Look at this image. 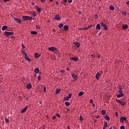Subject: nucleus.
Segmentation results:
<instances>
[{"label": "nucleus", "instance_id": "1", "mask_svg": "<svg viewBox=\"0 0 129 129\" xmlns=\"http://www.w3.org/2000/svg\"><path fill=\"white\" fill-rule=\"evenodd\" d=\"M116 101L118 102L119 104H120V105L123 106V105H125L126 103V99L125 98V97H124L121 99V101H119L117 99H116Z\"/></svg>", "mask_w": 129, "mask_h": 129}, {"label": "nucleus", "instance_id": "2", "mask_svg": "<svg viewBox=\"0 0 129 129\" xmlns=\"http://www.w3.org/2000/svg\"><path fill=\"white\" fill-rule=\"evenodd\" d=\"M22 19L24 22H26V21H32V20H33V17L30 16H23Z\"/></svg>", "mask_w": 129, "mask_h": 129}, {"label": "nucleus", "instance_id": "3", "mask_svg": "<svg viewBox=\"0 0 129 129\" xmlns=\"http://www.w3.org/2000/svg\"><path fill=\"white\" fill-rule=\"evenodd\" d=\"M100 25L101 27L104 28V29L105 30V31H107V26L106 25L105 23H103V22H101L100 23Z\"/></svg>", "mask_w": 129, "mask_h": 129}, {"label": "nucleus", "instance_id": "4", "mask_svg": "<svg viewBox=\"0 0 129 129\" xmlns=\"http://www.w3.org/2000/svg\"><path fill=\"white\" fill-rule=\"evenodd\" d=\"M48 50L51 52H55V51H57V48L52 46L48 48Z\"/></svg>", "mask_w": 129, "mask_h": 129}, {"label": "nucleus", "instance_id": "5", "mask_svg": "<svg viewBox=\"0 0 129 129\" xmlns=\"http://www.w3.org/2000/svg\"><path fill=\"white\" fill-rule=\"evenodd\" d=\"M14 34V32H9L7 31L5 32V35L7 36V37H10V36H12Z\"/></svg>", "mask_w": 129, "mask_h": 129}, {"label": "nucleus", "instance_id": "6", "mask_svg": "<svg viewBox=\"0 0 129 129\" xmlns=\"http://www.w3.org/2000/svg\"><path fill=\"white\" fill-rule=\"evenodd\" d=\"M102 74V72H99V73H97L96 75V79L97 80H98V79H99V77H100V75H101Z\"/></svg>", "mask_w": 129, "mask_h": 129}, {"label": "nucleus", "instance_id": "7", "mask_svg": "<svg viewBox=\"0 0 129 129\" xmlns=\"http://www.w3.org/2000/svg\"><path fill=\"white\" fill-rule=\"evenodd\" d=\"M13 19L14 20V21L15 22H17V23H18L19 24H21V23H22V21H21V20L16 18L15 17H13Z\"/></svg>", "mask_w": 129, "mask_h": 129}, {"label": "nucleus", "instance_id": "8", "mask_svg": "<svg viewBox=\"0 0 129 129\" xmlns=\"http://www.w3.org/2000/svg\"><path fill=\"white\" fill-rule=\"evenodd\" d=\"M123 121H126V117H125L124 116H121L120 117V122L123 123Z\"/></svg>", "mask_w": 129, "mask_h": 129}, {"label": "nucleus", "instance_id": "9", "mask_svg": "<svg viewBox=\"0 0 129 129\" xmlns=\"http://www.w3.org/2000/svg\"><path fill=\"white\" fill-rule=\"evenodd\" d=\"M72 77H73V79H75V80H77V79H78V77L74 74H72Z\"/></svg>", "mask_w": 129, "mask_h": 129}, {"label": "nucleus", "instance_id": "10", "mask_svg": "<svg viewBox=\"0 0 129 129\" xmlns=\"http://www.w3.org/2000/svg\"><path fill=\"white\" fill-rule=\"evenodd\" d=\"M70 60H73V61H75V62H77L78 61V58L77 57H71Z\"/></svg>", "mask_w": 129, "mask_h": 129}, {"label": "nucleus", "instance_id": "11", "mask_svg": "<svg viewBox=\"0 0 129 129\" xmlns=\"http://www.w3.org/2000/svg\"><path fill=\"white\" fill-rule=\"evenodd\" d=\"M74 45L77 47V48H79L80 47V44L79 42H74Z\"/></svg>", "mask_w": 129, "mask_h": 129}, {"label": "nucleus", "instance_id": "12", "mask_svg": "<svg viewBox=\"0 0 129 129\" xmlns=\"http://www.w3.org/2000/svg\"><path fill=\"white\" fill-rule=\"evenodd\" d=\"M55 19L56 21H61V18H60V16H59V15H56L55 17Z\"/></svg>", "mask_w": 129, "mask_h": 129}, {"label": "nucleus", "instance_id": "13", "mask_svg": "<svg viewBox=\"0 0 129 129\" xmlns=\"http://www.w3.org/2000/svg\"><path fill=\"white\" fill-rule=\"evenodd\" d=\"M123 96H124V95L122 93H120L117 95V97H118V98H120V97H123Z\"/></svg>", "mask_w": 129, "mask_h": 129}, {"label": "nucleus", "instance_id": "14", "mask_svg": "<svg viewBox=\"0 0 129 129\" xmlns=\"http://www.w3.org/2000/svg\"><path fill=\"white\" fill-rule=\"evenodd\" d=\"M35 9L39 13L42 11V10L37 6H35Z\"/></svg>", "mask_w": 129, "mask_h": 129}, {"label": "nucleus", "instance_id": "15", "mask_svg": "<svg viewBox=\"0 0 129 129\" xmlns=\"http://www.w3.org/2000/svg\"><path fill=\"white\" fill-rule=\"evenodd\" d=\"M27 109H28V107H25L21 111V113H24V112H25Z\"/></svg>", "mask_w": 129, "mask_h": 129}, {"label": "nucleus", "instance_id": "16", "mask_svg": "<svg viewBox=\"0 0 129 129\" xmlns=\"http://www.w3.org/2000/svg\"><path fill=\"white\" fill-rule=\"evenodd\" d=\"M63 29L65 31H68L69 30V28L68 27V25H66L63 26Z\"/></svg>", "mask_w": 129, "mask_h": 129}, {"label": "nucleus", "instance_id": "17", "mask_svg": "<svg viewBox=\"0 0 129 129\" xmlns=\"http://www.w3.org/2000/svg\"><path fill=\"white\" fill-rule=\"evenodd\" d=\"M8 29V26L4 25L2 27V31H6V30Z\"/></svg>", "mask_w": 129, "mask_h": 129}, {"label": "nucleus", "instance_id": "18", "mask_svg": "<svg viewBox=\"0 0 129 129\" xmlns=\"http://www.w3.org/2000/svg\"><path fill=\"white\" fill-rule=\"evenodd\" d=\"M27 88L28 89H31L32 88V84H28L27 85Z\"/></svg>", "mask_w": 129, "mask_h": 129}, {"label": "nucleus", "instance_id": "19", "mask_svg": "<svg viewBox=\"0 0 129 129\" xmlns=\"http://www.w3.org/2000/svg\"><path fill=\"white\" fill-rule=\"evenodd\" d=\"M34 57L36 59H38V58L40 57V55L38 53H35L34 54Z\"/></svg>", "mask_w": 129, "mask_h": 129}, {"label": "nucleus", "instance_id": "20", "mask_svg": "<svg viewBox=\"0 0 129 129\" xmlns=\"http://www.w3.org/2000/svg\"><path fill=\"white\" fill-rule=\"evenodd\" d=\"M122 28L124 30H125V29H127V28H128V25L127 24L123 25Z\"/></svg>", "mask_w": 129, "mask_h": 129}, {"label": "nucleus", "instance_id": "21", "mask_svg": "<svg viewBox=\"0 0 129 129\" xmlns=\"http://www.w3.org/2000/svg\"><path fill=\"white\" fill-rule=\"evenodd\" d=\"M34 71L35 74L39 73V72H40V70L39 68H35Z\"/></svg>", "mask_w": 129, "mask_h": 129}, {"label": "nucleus", "instance_id": "22", "mask_svg": "<svg viewBox=\"0 0 129 129\" xmlns=\"http://www.w3.org/2000/svg\"><path fill=\"white\" fill-rule=\"evenodd\" d=\"M104 119L107 121H109L110 120V118L108 115H105V116H104Z\"/></svg>", "mask_w": 129, "mask_h": 129}, {"label": "nucleus", "instance_id": "23", "mask_svg": "<svg viewBox=\"0 0 129 129\" xmlns=\"http://www.w3.org/2000/svg\"><path fill=\"white\" fill-rule=\"evenodd\" d=\"M31 14L33 17H37V14H36V12L35 11H32L31 12Z\"/></svg>", "mask_w": 129, "mask_h": 129}, {"label": "nucleus", "instance_id": "24", "mask_svg": "<svg viewBox=\"0 0 129 129\" xmlns=\"http://www.w3.org/2000/svg\"><path fill=\"white\" fill-rule=\"evenodd\" d=\"M24 58H25L26 60H27V61H28V62H31L32 60H31V59H30V58H29V56H25L24 57Z\"/></svg>", "mask_w": 129, "mask_h": 129}, {"label": "nucleus", "instance_id": "25", "mask_svg": "<svg viewBox=\"0 0 129 129\" xmlns=\"http://www.w3.org/2000/svg\"><path fill=\"white\" fill-rule=\"evenodd\" d=\"M100 29H101L100 24H97V25H96V29L97 30H100Z\"/></svg>", "mask_w": 129, "mask_h": 129}, {"label": "nucleus", "instance_id": "26", "mask_svg": "<svg viewBox=\"0 0 129 129\" xmlns=\"http://www.w3.org/2000/svg\"><path fill=\"white\" fill-rule=\"evenodd\" d=\"M30 34H31L32 35H37V31H31Z\"/></svg>", "mask_w": 129, "mask_h": 129}, {"label": "nucleus", "instance_id": "27", "mask_svg": "<svg viewBox=\"0 0 129 129\" xmlns=\"http://www.w3.org/2000/svg\"><path fill=\"white\" fill-rule=\"evenodd\" d=\"M63 26H64V24L60 23L58 25V28H59V29H61V28H63Z\"/></svg>", "mask_w": 129, "mask_h": 129}, {"label": "nucleus", "instance_id": "28", "mask_svg": "<svg viewBox=\"0 0 129 129\" xmlns=\"http://www.w3.org/2000/svg\"><path fill=\"white\" fill-rule=\"evenodd\" d=\"M84 92L83 91H81L78 94V96H82V95H83Z\"/></svg>", "mask_w": 129, "mask_h": 129}, {"label": "nucleus", "instance_id": "29", "mask_svg": "<svg viewBox=\"0 0 129 129\" xmlns=\"http://www.w3.org/2000/svg\"><path fill=\"white\" fill-rule=\"evenodd\" d=\"M109 9L111 11H114V7H113V6H110V8H109Z\"/></svg>", "mask_w": 129, "mask_h": 129}, {"label": "nucleus", "instance_id": "30", "mask_svg": "<svg viewBox=\"0 0 129 129\" xmlns=\"http://www.w3.org/2000/svg\"><path fill=\"white\" fill-rule=\"evenodd\" d=\"M61 92V89H57L56 90V94H58V93H60V92Z\"/></svg>", "mask_w": 129, "mask_h": 129}, {"label": "nucleus", "instance_id": "31", "mask_svg": "<svg viewBox=\"0 0 129 129\" xmlns=\"http://www.w3.org/2000/svg\"><path fill=\"white\" fill-rule=\"evenodd\" d=\"M65 105H66V106H69V105H70V103H69V102H66L64 103Z\"/></svg>", "mask_w": 129, "mask_h": 129}, {"label": "nucleus", "instance_id": "32", "mask_svg": "<svg viewBox=\"0 0 129 129\" xmlns=\"http://www.w3.org/2000/svg\"><path fill=\"white\" fill-rule=\"evenodd\" d=\"M119 93H122V88L121 87L119 88Z\"/></svg>", "mask_w": 129, "mask_h": 129}, {"label": "nucleus", "instance_id": "33", "mask_svg": "<svg viewBox=\"0 0 129 129\" xmlns=\"http://www.w3.org/2000/svg\"><path fill=\"white\" fill-rule=\"evenodd\" d=\"M104 127H108V123L107 122H104Z\"/></svg>", "mask_w": 129, "mask_h": 129}, {"label": "nucleus", "instance_id": "34", "mask_svg": "<svg viewBox=\"0 0 129 129\" xmlns=\"http://www.w3.org/2000/svg\"><path fill=\"white\" fill-rule=\"evenodd\" d=\"M122 15L124 16L125 17L126 16V12L124 11L122 13Z\"/></svg>", "mask_w": 129, "mask_h": 129}, {"label": "nucleus", "instance_id": "35", "mask_svg": "<svg viewBox=\"0 0 129 129\" xmlns=\"http://www.w3.org/2000/svg\"><path fill=\"white\" fill-rule=\"evenodd\" d=\"M72 96V93H70V94H69L68 97H69V98L70 99V98H71Z\"/></svg>", "mask_w": 129, "mask_h": 129}, {"label": "nucleus", "instance_id": "36", "mask_svg": "<svg viewBox=\"0 0 129 129\" xmlns=\"http://www.w3.org/2000/svg\"><path fill=\"white\" fill-rule=\"evenodd\" d=\"M101 112V113H106V111L104 110H102Z\"/></svg>", "mask_w": 129, "mask_h": 129}, {"label": "nucleus", "instance_id": "37", "mask_svg": "<svg viewBox=\"0 0 129 129\" xmlns=\"http://www.w3.org/2000/svg\"><path fill=\"white\" fill-rule=\"evenodd\" d=\"M36 29H41V27H40L39 25H36Z\"/></svg>", "mask_w": 129, "mask_h": 129}, {"label": "nucleus", "instance_id": "38", "mask_svg": "<svg viewBox=\"0 0 129 129\" xmlns=\"http://www.w3.org/2000/svg\"><path fill=\"white\" fill-rule=\"evenodd\" d=\"M64 99H65V100L68 101V100H69L70 98H69V97H64Z\"/></svg>", "mask_w": 129, "mask_h": 129}, {"label": "nucleus", "instance_id": "39", "mask_svg": "<svg viewBox=\"0 0 129 129\" xmlns=\"http://www.w3.org/2000/svg\"><path fill=\"white\" fill-rule=\"evenodd\" d=\"M88 27H85L83 29V30H85V31H87V30H88Z\"/></svg>", "mask_w": 129, "mask_h": 129}, {"label": "nucleus", "instance_id": "40", "mask_svg": "<svg viewBox=\"0 0 129 129\" xmlns=\"http://www.w3.org/2000/svg\"><path fill=\"white\" fill-rule=\"evenodd\" d=\"M37 78H38V81H41V76H38L37 77Z\"/></svg>", "mask_w": 129, "mask_h": 129}, {"label": "nucleus", "instance_id": "41", "mask_svg": "<svg viewBox=\"0 0 129 129\" xmlns=\"http://www.w3.org/2000/svg\"><path fill=\"white\" fill-rule=\"evenodd\" d=\"M80 120L83 121V117L82 116H80Z\"/></svg>", "mask_w": 129, "mask_h": 129}, {"label": "nucleus", "instance_id": "42", "mask_svg": "<svg viewBox=\"0 0 129 129\" xmlns=\"http://www.w3.org/2000/svg\"><path fill=\"white\" fill-rule=\"evenodd\" d=\"M5 121H6V122H9V119H8V118H6L5 119Z\"/></svg>", "mask_w": 129, "mask_h": 129}, {"label": "nucleus", "instance_id": "43", "mask_svg": "<svg viewBox=\"0 0 129 129\" xmlns=\"http://www.w3.org/2000/svg\"><path fill=\"white\" fill-rule=\"evenodd\" d=\"M52 119L53 120H54L55 119H56V116H55V115L52 116Z\"/></svg>", "mask_w": 129, "mask_h": 129}, {"label": "nucleus", "instance_id": "44", "mask_svg": "<svg viewBox=\"0 0 129 129\" xmlns=\"http://www.w3.org/2000/svg\"><path fill=\"white\" fill-rule=\"evenodd\" d=\"M56 117H57L58 118H60V115L59 114H56Z\"/></svg>", "mask_w": 129, "mask_h": 129}, {"label": "nucleus", "instance_id": "45", "mask_svg": "<svg viewBox=\"0 0 129 129\" xmlns=\"http://www.w3.org/2000/svg\"><path fill=\"white\" fill-rule=\"evenodd\" d=\"M22 49L24 50V49H25V48H26V47H25V46L24 45V44H22Z\"/></svg>", "mask_w": 129, "mask_h": 129}, {"label": "nucleus", "instance_id": "46", "mask_svg": "<svg viewBox=\"0 0 129 129\" xmlns=\"http://www.w3.org/2000/svg\"><path fill=\"white\" fill-rule=\"evenodd\" d=\"M95 117H96V118H100V115H95Z\"/></svg>", "mask_w": 129, "mask_h": 129}, {"label": "nucleus", "instance_id": "47", "mask_svg": "<svg viewBox=\"0 0 129 129\" xmlns=\"http://www.w3.org/2000/svg\"><path fill=\"white\" fill-rule=\"evenodd\" d=\"M90 103H93V100H92V99H91L90 100Z\"/></svg>", "mask_w": 129, "mask_h": 129}, {"label": "nucleus", "instance_id": "48", "mask_svg": "<svg viewBox=\"0 0 129 129\" xmlns=\"http://www.w3.org/2000/svg\"><path fill=\"white\" fill-rule=\"evenodd\" d=\"M124 128H125L124 126L123 125L120 126V129H124Z\"/></svg>", "mask_w": 129, "mask_h": 129}, {"label": "nucleus", "instance_id": "49", "mask_svg": "<svg viewBox=\"0 0 129 129\" xmlns=\"http://www.w3.org/2000/svg\"><path fill=\"white\" fill-rule=\"evenodd\" d=\"M68 1L70 4H71L72 2H73V0H68Z\"/></svg>", "mask_w": 129, "mask_h": 129}, {"label": "nucleus", "instance_id": "50", "mask_svg": "<svg viewBox=\"0 0 129 129\" xmlns=\"http://www.w3.org/2000/svg\"><path fill=\"white\" fill-rule=\"evenodd\" d=\"M23 54L25 56L24 57H27L28 56V55L27 54V53L26 52L24 53V54Z\"/></svg>", "mask_w": 129, "mask_h": 129}, {"label": "nucleus", "instance_id": "51", "mask_svg": "<svg viewBox=\"0 0 129 129\" xmlns=\"http://www.w3.org/2000/svg\"><path fill=\"white\" fill-rule=\"evenodd\" d=\"M91 57H92V58H95V55H94L93 54H91Z\"/></svg>", "mask_w": 129, "mask_h": 129}, {"label": "nucleus", "instance_id": "52", "mask_svg": "<svg viewBox=\"0 0 129 129\" xmlns=\"http://www.w3.org/2000/svg\"><path fill=\"white\" fill-rule=\"evenodd\" d=\"M44 92H46V87H44Z\"/></svg>", "mask_w": 129, "mask_h": 129}, {"label": "nucleus", "instance_id": "53", "mask_svg": "<svg viewBox=\"0 0 129 129\" xmlns=\"http://www.w3.org/2000/svg\"><path fill=\"white\" fill-rule=\"evenodd\" d=\"M34 78H36L37 77V74L35 73V74H34Z\"/></svg>", "mask_w": 129, "mask_h": 129}, {"label": "nucleus", "instance_id": "54", "mask_svg": "<svg viewBox=\"0 0 129 129\" xmlns=\"http://www.w3.org/2000/svg\"><path fill=\"white\" fill-rule=\"evenodd\" d=\"M92 27V26H91V25L88 26V28L89 29V28H91Z\"/></svg>", "mask_w": 129, "mask_h": 129}, {"label": "nucleus", "instance_id": "55", "mask_svg": "<svg viewBox=\"0 0 129 129\" xmlns=\"http://www.w3.org/2000/svg\"><path fill=\"white\" fill-rule=\"evenodd\" d=\"M40 2H41V3H45V0H40Z\"/></svg>", "mask_w": 129, "mask_h": 129}, {"label": "nucleus", "instance_id": "56", "mask_svg": "<svg viewBox=\"0 0 129 129\" xmlns=\"http://www.w3.org/2000/svg\"><path fill=\"white\" fill-rule=\"evenodd\" d=\"M4 2L6 3V2H10V0H4Z\"/></svg>", "mask_w": 129, "mask_h": 129}, {"label": "nucleus", "instance_id": "57", "mask_svg": "<svg viewBox=\"0 0 129 129\" xmlns=\"http://www.w3.org/2000/svg\"><path fill=\"white\" fill-rule=\"evenodd\" d=\"M22 53H23V54H25V53H26V52L24 50H22Z\"/></svg>", "mask_w": 129, "mask_h": 129}, {"label": "nucleus", "instance_id": "58", "mask_svg": "<svg viewBox=\"0 0 129 129\" xmlns=\"http://www.w3.org/2000/svg\"><path fill=\"white\" fill-rule=\"evenodd\" d=\"M55 5H59V2H56V3H55Z\"/></svg>", "mask_w": 129, "mask_h": 129}, {"label": "nucleus", "instance_id": "59", "mask_svg": "<svg viewBox=\"0 0 129 129\" xmlns=\"http://www.w3.org/2000/svg\"><path fill=\"white\" fill-rule=\"evenodd\" d=\"M126 4H127V5H129V1H128V2H126Z\"/></svg>", "mask_w": 129, "mask_h": 129}, {"label": "nucleus", "instance_id": "60", "mask_svg": "<svg viewBox=\"0 0 129 129\" xmlns=\"http://www.w3.org/2000/svg\"><path fill=\"white\" fill-rule=\"evenodd\" d=\"M79 30L80 31H81V30H83V28H79Z\"/></svg>", "mask_w": 129, "mask_h": 129}, {"label": "nucleus", "instance_id": "61", "mask_svg": "<svg viewBox=\"0 0 129 129\" xmlns=\"http://www.w3.org/2000/svg\"><path fill=\"white\" fill-rule=\"evenodd\" d=\"M64 3H67V0H63Z\"/></svg>", "mask_w": 129, "mask_h": 129}, {"label": "nucleus", "instance_id": "62", "mask_svg": "<svg viewBox=\"0 0 129 129\" xmlns=\"http://www.w3.org/2000/svg\"><path fill=\"white\" fill-rule=\"evenodd\" d=\"M68 129H70V126H68Z\"/></svg>", "mask_w": 129, "mask_h": 129}, {"label": "nucleus", "instance_id": "63", "mask_svg": "<svg viewBox=\"0 0 129 129\" xmlns=\"http://www.w3.org/2000/svg\"><path fill=\"white\" fill-rule=\"evenodd\" d=\"M108 129H112V127H110V128H109Z\"/></svg>", "mask_w": 129, "mask_h": 129}, {"label": "nucleus", "instance_id": "64", "mask_svg": "<svg viewBox=\"0 0 129 129\" xmlns=\"http://www.w3.org/2000/svg\"><path fill=\"white\" fill-rule=\"evenodd\" d=\"M106 127H105V126H104V127L103 128V129H105V128H106Z\"/></svg>", "mask_w": 129, "mask_h": 129}]
</instances>
